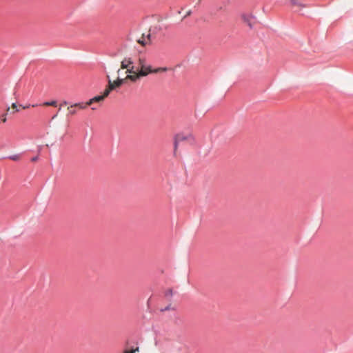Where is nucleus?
Segmentation results:
<instances>
[{
  "label": "nucleus",
  "mask_w": 353,
  "mask_h": 353,
  "mask_svg": "<svg viewBox=\"0 0 353 353\" xmlns=\"http://www.w3.org/2000/svg\"><path fill=\"white\" fill-rule=\"evenodd\" d=\"M10 159L14 161H17L19 159V157L17 155H15L14 157H11Z\"/></svg>",
  "instance_id": "2eb2a0df"
},
{
  "label": "nucleus",
  "mask_w": 353,
  "mask_h": 353,
  "mask_svg": "<svg viewBox=\"0 0 353 353\" xmlns=\"http://www.w3.org/2000/svg\"><path fill=\"white\" fill-rule=\"evenodd\" d=\"M67 105V102H66V101H63V102L61 104V105Z\"/></svg>",
  "instance_id": "412c9836"
},
{
  "label": "nucleus",
  "mask_w": 353,
  "mask_h": 353,
  "mask_svg": "<svg viewBox=\"0 0 353 353\" xmlns=\"http://www.w3.org/2000/svg\"><path fill=\"white\" fill-rule=\"evenodd\" d=\"M170 309V305L166 307L165 309L161 310V311H166Z\"/></svg>",
  "instance_id": "6ab92c4d"
},
{
  "label": "nucleus",
  "mask_w": 353,
  "mask_h": 353,
  "mask_svg": "<svg viewBox=\"0 0 353 353\" xmlns=\"http://www.w3.org/2000/svg\"><path fill=\"white\" fill-rule=\"evenodd\" d=\"M145 73L142 72L140 73L139 71L136 72L135 73L132 74H127L125 79L127 80H130L132 82H136L138 79H139L141 77H143V74Z\"/></svg>",
  "instance_id": "1a4fd4ad"
},
{
  "label": "nucleus",
  "mask_w": 353,
  "mask_h": 353,
  "mask_svg": "<svg viewBox=\"0 0 353 353\" xmlns=\"http://www.w3.org/2000/svg\"><path fill=\"white\" fill-rule=\"evenodd\" d=\"M19 110V106L16 104V103H12V106L11 108H8L7 109V113H14L16 112H18Z\"/></svg>",
  "instance_id": "9b49d317"
},
{
  "label": "nucleus",
  "mask_w": 353,
  "mask_h": 353,
  "mask_svg": "<svg viewBox=\"0 0 353 353\" xmlns=\"http://www.w3.org/2000/svg\"><path fill=\"white\" fill-rule=\"evenodd\" d=\"M85 108H87V105H85L84 103H77L72 104L68 108V114L74 115L77 112V109Z\"/></svg>",
  "instance_id": "20e7f679"
},
{
  "label": "nucleus",
  "mask_w": 353,
  "mask_h": 353,
  "mask_svg": "<svg viewBox=\"0 0 353 353\" xmlns=\"http://www.w3.org/2000/svg\"><path fill=\"white\" fill-rule=\"evenodd\" d=\"M133 64H134V62H133L132 58L125 57L121 62V68L126 69V68H130L132 65H133Z\"/></svg>",
  "instance_id": "9d476101"
},
{
  "label": "nucleus",
  "mask_w": 353,
  "mask_h": 353,
  "mask_svg": "<svg viewBox=\"0 0 353 353\" xmlns=\"http://www.w3.org/2000/svg\"><path fill=\"white\" fill-rule=\"evenodd\" d=\"M291 7H296L298 11L307 7V4L303 3L300 0H289Z\"/></svg>",
  "instance_id": "0eeeda50"
},
{
  "label": "nucleus",
  "mask_w": 353,
  "mask_h": 353,
  "mask_svg": "<svg viewBox=\"0 0 353 353\" xmlns=\"http://www.w3.org/2000/svg\"><path fill=\"white\" fill-rule=\"evenodd\" d=\"M107 79L108 84L105 89V95H109L110 92L120 88L126 81V79L119 77L114 81H112L109 75H107Z\"/></svg>",
  "instance_id": "f03ea898"
},
{
  "label": "nucleus",
  "mask_w": 353,
  "mask_h": 353,
  "mask_svg": "<svg viewBox=\"0 0 353 353\" xmlns=\"http://www.w3.org/2000/svg\"><path fill=\"white\" fill-rule=\"evenodd\" d=\"M30 105H27V106H23L21 105H20L19 107H20L21 108H23V109H26V108H28Z\"/></svg>",
  "instance_id": "f3484780"
},
{
  "label": "nucleus",
  "mask_w": 353,
  "mask_h": 353,
  "mask_svg": "<svg viewBox=\"0 0 353 353\" xmlns=\"http://www.w3.org/2000/svg\"><path fill=\"white\" fill-rule=\"evenodd\" d=\"M243 21L246 23L250 28L255 24V17L252 14L243 13L241 16Z\"/></svg>",
  "instance_id": "7ed1b4c3"
},
{
  "label": "nucleus",
  "mask_w": 353,
  "mask_h": 353,
  "mask_svg": "<svg viewBox=\"0 0 353 353\" xmlns=\"http://www.w3.org/2000/svg\"><path fill=\"white\" fill-rule=\"evenodd\" d=\"M37 159H38V157H33V158L31 159V161H32V162H34V161H37Z\"/></svg>",
  "instance_id": "a211bd4d"
},
{
  "label": "nucleus",
  "mask_w": 353,
  "mask_h": 353,
  "mask_svg": "<svg viewBox=\"0 0 353 353\" xmlns=\"http://www.w3.org/2000/svg\"><path fill=\"white\" fill-rule=\"evenodd\" d=\"M1 121L3 122V123H5L6 121V114H3L1 117Z\"/></svg>",
  "instance_id": "4468645a"
},
{
  "label": "nucleus",
  "mask_w": 353,
  "mask_h": 353,
  "mask_svg": "<svg viewBox=\"0 0 353 353\" xmlns=\"http://www.w3.org/2000/svg\"><path fill=\"white\" fill-rule=\"evenodd\" d=\"M185 140H187V137L182 134H176L174 137V154H176V153L179 143L180 142L185 141Z\"/></svg>",
  "instance_id": "39448f33"
},
{
  "label": "nucleus",
  "mask_w": 353,
  "mask_h": 353,
  "mask_svg": "<svg viewBox=\"0 0 353 353\" xmlns=\"http://www.w3.org/2000/svg\"><path fill=\"white\" fill-rule=\"evenodd\" d=\"M190 14H191V11H190V10H189V11L187 12V14H186L185 17L189 16V15H190Z\"/></svg>",
  "instance_id": "aec40b11"
},
{
  "label": "nucleus",
  "mask_w": 353,
  "mask_h": 353,
  "mask_svg": "<svg viewBox=\"0 0 353 353\" xmlns=\"http://www.w3.org/2000/svg\"><path fill=\"white\" fill-rule=\"evenodd\" d=\"M138 71H139L138 66L137 68H135L133 65L131 67L126 68L125 73H127L128 74H132Z\"/></svg>",
  "instance_id": "f8f14e48"
},
{
  "label": "nucleus",
  "mask_w": 353,
  "mask_h": 353,
  "mask_svg": "<svg viewBox=\"0 0 353 353\" xmlns=\"http://www.w3.org/2000/svg\"><path fill=\"white\" fill-rule=\"evenodd\" d=\"M137 42L141 46H144L151 43L150 34L148 33L146 35L143 34L141 37L137 40Z\"/></svg>",
  "instance_id": "6e6552de"
},
{
  "label": "nucleus",
  "mask_w": 353,
  "mask_h": 353,
  "mask_svg": "<svg viewBox=\"0 0 353 353\" xmlns=\"http://www.w3.org/2000/svg\"><path fill=\"white\" fill-rule=\"evenodd\" d=\"M108 95H105V90L103 94L99 96H96L92 99H90L88 102L84 103L85 105H87V108L92 105L93 103H99L103 101Z\"/></svg>",
  "instance_id": "423d86ee"
},
{
  "label": "nucleus",
  "mask_w": 353,
  "mask_h": 353,
  "mask_svg": "<svg viewBox=\"0 0 353 353\" xmlns=\"http://www.w3.org/2000/svg\"><path fill=\"white\" fill-rule=\"evenodd\" d=\"M57 102L56 101H47L43 103V105L44 106H57Z\"/></svg>",
  "instance_id": "ddd939ff"
},
{
  "label": "nucleus",
  "mask_w": 353,
  "mask_h": 353,
  "mask_svg": "<svg viewBox=\"0 0 353 353\" xmlns=\"http://www.w3.org/2000/svg\"><path fill=\"white\" fill-rule=\"evenodd\" d=\"M137 66L139 68V72L140 73H145L143 74V77H145L149 74L152 73H159L162 72L168 71L167 68H158L156 69H152L150 65L146 63V61L144 58L139 57L137 63Z\"/></svg>",
  "instance_id": "f257e3e1"
},
{
  "label": "nucleus",
  "mask_w": 353,
  "mask_h": 353,
  "mask_svg": "<svg viewBox=\"0 0 353 353\" xmlns=\"http://www.w3.org/2000/svg\"><path fill=\"white\" fill-rule=\"evenodd\" d=\"M137 350H138V348L137 349ZM135 351H136V350H131V351L125 350L124 352V353H135Z\"/></svg>",
  "instance_id": "dca6fc26"
}]
</instances>
